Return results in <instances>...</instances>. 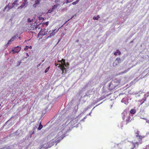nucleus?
<instances>
[{
    "mask_svg": "<svg viewBox=\"0 0 149 149\" xmlns=\"http://www.w3.org/2000/svg\"><path fill=\"white\" fill-rule=\"evenodd\" d=\"M86 118V117H85L83 119H82V120H84V119H85Z\"/></svg>",
    "mask_w": 149,
    "mask_h": 149,
    "instance_id": "obj_42",
    "label": "nucleus"
},
{
    "mask_svg": "<svg viewBox=\"0 0 149 149\" xmlns=\"http://www.w3.org/2000/svg\"><path fill=\"white\" fill-rule=\"evenodd\" d=\"M1 116H2V115H0V118L1 117Z\"/></svg>",
    "mask_w": 149,
    "mask_h": 149,
    "instance_id": "obj_45",
    "label": "nucleus"
},
{
    "mask_svg": "<svg viewBox=\"0 0 149 149\" xmlns=\"http://www.w3.org/2000/svg\"><path fill=\"white\" fill-rule=\"evenodd\" d=\"M100 18V16L99 15H97V17H94L93 19L94 20H97L98 19Z\"/></svg>",
    "mask_w": 149,
    "mask_h": 149,
    "instance_id": "obj_19",
    "label": "nucleus"
},
{
    "mask_svg": "<svg viewBox=\"0 0 149 149\" xmlns=\"http://www.w3.org/2000/svg\"><path fill=\"white\" fill-rule=\"evenodd\" d=\"M28 3V2L27 0H24V1L22 3V5L20 6L18 8V9L21 8H23L26 5H27Z\"/></svg>",
    "mask_w": 149,
    "mask_h": 149,
    "instance_id": "obj_8",
    "label": "nucleus"
},
{
    "mask_svg": "<svg viewBox=\"0 0 149 149\" xmlns=\"http://www.w3.org/2000/svg\"><path fill=\"white\" fill-rule=\"evenodd\" d=\"M136 112V111L135 109H132L130 110V113L132 114H134Z\"/></svg>",
    "mask_w": 149,
    "mask_h": 149,
    "instance_id": "obj_16",
    "label": "nucleus"
},
{
    "mask_svg": "<svg viewBox=\"0 0 149 149\" xmlns=\"http://www.w3.org/2000/svg\"><path fill=\"white\" fill-rule=\"evenodd\" d=\"M42 127L43 126L41 125V123H40V124L39 127L38 128V130H40L42 128Z\"/></svg>",
    "mask_w": 149,
    "mask_h": 149,
    "instance_id": "obj_18",
    "label": "nucleus"
},
{
    "mask_svg": "<svg viewBox=\"0 0 149 149\" xmlns=\"http://www.w3.org/2000/svg\"><path fill=\"white\" fill-rule=\"evenodd\" d=\"M72 111V110L71 109H70L68 111V113H70Z\"/></svg>",
    "mask_w": 149,
    "mask_h": 149,
    "instance_id": "obj_35",
    "label": "nucleus"
},
{
    "mask_svg": "<svg viewBox=\"0 0 149 149\" xmlns=\"http://www.w3.org/2000/svg\"><path fill=\"white\" fill-rule=\"evenodd\" d=\"M12 48H14L15 52L17 53L19 52L21 50V47L17 46L16 47H13Z\"/></svg>",
    "mask_w": 149,
    "mask_h": 149,
    "instance_id": "obj_10",
    "label": "nucleus"
},
{
    "mask_svg": "<svg viewBox=\"0 0 149 149\" xmlns=\"http://www.w3.org/2000/svg\"><path fill=\"white\" fill-rule=\"evenodd\" d=\"M9 4L8 5H6L5 7L4 8V10H6L7 8L8 9V8L9 7Z\"/></svg>",
    "mask_w": 149,
    "mask_h": 149,
    "instance_id": "obj_29",
    "label": "nucleus"
},
{
    "mask_svg": "<svg viewBox=\"0 0 149 149\" xmlns=\"http://www.w3.org/2000/svg\"><path fill=\"white\" fill-rule=\"evenodd\" d=\"M33 19H30V18H29L28 19V21L29 22H31L33 21Z\"/></svg>",
    "mask_w": 149,
    "mask_h": 149,
    "instance_id": "obj_28",
    "label": "nucleus"
},
{
    "mask_svg": "<svg viewBox=\"0 0 149 149\" xmlns=\"http://www.w3.org/2000/svg\"><path fill=\"white\" fill-rule=\"evenodd\" d=\"M16 38L15 36H14L10 40H8V42L7 44L6 45L7 46H8L9 45L10 43L11 42L13 41L15 38Z\"/></svg>",
    "mask_w": 149,
    "mask_h": 149,
    "instance_id": "obj_12",
    "label": "nucleus"
},
{
    "mask_svg": "<svg viewBox=\"0 0 149 149\" xmlns=\"http://www.w3.org/2000/svg\"><path fill=\"white\" fill-rule=\"evenodd\" d=\"M117 52H118V55H120L121 54V52L119 51L118 49H117Z\"/></svg>",
    "mask_w": 149,
    "mask_h": 149,
    "instance_id": "obj_31",
    "label": "nucleus"
},
{
    "mask_svg": "<svg viewBox=\"0 0 149 149\" xmlns=\"http://www.w3.org/2000/svg\"><path fill=\"white\" fill-rule=\"evenodd\" d=\"M1 116H2V115H0V118L1 117Z\"/></svg>",
    "mask_w": 149,
    "mask_h": 149,
    "instance_id": "obj_44",
    "label": "nucleus"
},
{
    "mask_svg": "<svg viewBox=\"0 0 149 149\" xmlns=\"http://www.w3.org/2000/svg\"><path fill=\"white\" fill-rule=\"evenodd\" d=\"M149 96V92H148L146 94H145L144 95V97L145 98L144 100L143 101V102H142V104L144 102V101L146 100V97H148Z\"/></svg>",
    "mask_w": 149,
    "mask_h": 149,
    "instance_id": "obj_14",
    "label": "nucleus"
},
{
    "mask_svg": "<svg viewBox=\"0 0 149 149\" xmlns=\"http://www.w3.org/2000/svg\"><path fill=\"white\" fill-rule=\"evenodd\" d=\"M123 119L125 120L127 124L129 123L131 120L130 117V114L129 113L124 112L123 113V116L122 117Z\"/></svg>",
    "mask_w": 149,
    "mask_h": 149,
    "instance_id": "obj_2",
    "label": "nucleus"
},
{
    "mask_svg": "<svg viewBox=\"0 0 149 149\" xmlns=\"http://www.w3.org/2000/svg\"><path fill=\"white\" fill-rule=\"evenodd\" d=\"M14 49V48H12V50H11V51L13 52L12 53L13 54H14L15 53H16V52H15V50Z\"/></svg>",
    "mask_w": 149,
    "mask_h": 149,
    "instance_id": "obj_27",
    "label": "nucleus"
},
{
    "mask_svg": "<svg viewBox=\"0 0 149 149\" xmlns=\"http://www.w3.org/2000/svg\"><path fill=\"white\" fill-rule=\"evenodd\" d=\"M37 26L36 27H35V28H37Z\"/></svg>",
    "mask_w": 149,
    "mask_h": 149,
    "instance_id": "obj_47",
    "label": "nucleus"
},
{
    "mask_svg": "<svg viewBox=\"0 0 149 149\" xmlns=\"http://www.w3.org/2000/svg\"><path fill=\"white\" fill-rule=\"evenodd\" d=\"M29 48H30V49H32V47L31 46H30L29 47Z\"/></svg>",
    "mask_w": 149,
    "mask_h": 149,
    "instance_id": "obj_39",
    "label": "nucleus"
},
{
    "mask_svg": "<svg viewBox=\"0 0 149 149\" xmlns=\"http://www.w3.org/2000/svg\"><path fill=\"white\" fill-rule=\"evenodd\" d=\"M59 4H57L54 5L52 7L51 11L50 12H52L55 9L57 8V7L58 6Z\"/></svg>",
    "mask_w": 149,
    "mask_h": 149,
    "instance_id": "obj_13",
    "label": "nucleus"
},
{
    "mask_svg": "<svg viewBox=\"0 0 149 149\" xmlns=\"http://www.w3.org/2000/svg\"><path fill=\"white\" fill-rule=\"evenodd\" d=\"M137 145V146H138V143L137 142H136L135 143H131L129 145V147L131 149H133L136 146V145Z\"/></svg>",
    "mask_w": 149,
    "mask_h": 149,
    "instance_id": "obj_7",
    "label": "nucleus"
},
{
    "mask_svg": "<svg viewBox=\"0 0 149 149\" xmlns=\"http://www.w3.org/2000/svg\"><path fill=\"white\" fill-rule=\"evenodd\" d=\"M78 0H77L76 2L75 1V4H77L78 3Z\"/></svg>",
    "mask_w": 149,
    "mask_h": 149,
    "instance_id": "obj_36",
    "label": "nucleus"
},
{
    "mask_svg": "<svg viewBox=\"0 0 149 149\" xmlns=\"http://www.w3.org/2000/svg\"><path fill=\"white\" fill-rule=\"evenodd\" d=\"M26 54L27 56H29L28 54L27 53H26Z\"/></svg>",
    "mask_w": 149,
    "mask_h": 149,
    "instance_id": "obj_40",
    "label": "nucleus"
},
{
    "mask_svg": "<svg viewBox=\"0 0 149 149\" xmlns=\"http://www.w3.org/2000/svg\"><path fill=\"white\" fill-rule=\"evenodd\" d=\"M146 122L149 124V120L146 121Z\"/></svg>",
    "mask_w": 149,
    "mask_h": 149,
    "instance_id": "obj_38",
    "label": "nucleus"
},
{
    "mask_svg": "<svg viewBox=\"0 0 149 149\" xmlns=\"http://www.w3.org/2000/svg\"><path fill=\"white\" fill-rule=\"evenodd\" d=\"M59 29H58V30L56 31L55 32V31H56V29H54V30H53L52 31L51 33V31H49V32L50 33V35L47 38H51L52 36H54L55 33L58 31V30Z\"/></svg>",
    "mask_w": 149,
    "mask_h": 149,
    "instance_id": "obj_9",
    "label": "nucleus"
},
{
    "mask_svg": "<svg viewBox=\"0 0 149 149\" xmlns=\"http://www.w3.org/2000/svg\"><path fill=\"white\" fill-rule=\"evenodd\" d=\"M118 63H117L115 61L113 63V66H115L117 65Z\"/></svg>",
    "mask_w": 149,
    "mask_h": 149,
    "instance_id": "obj_23",
    "label": "nucleus"
},
{
    "mask_svg": "<svg viewBox=\"0 0 149 149\" xmlns=\"http://www.w3.org/2000/svg\"><path fill=\"white\" fill-rule=\"evenodd\" d=\"M48 22H44L42 23V25H45L46 26H47L48 24Z\"/></svg>",
    "mask_w": 149,
    "mask_h": 149,
    "instance_id": "obj_26",
    "label": "nucleus"
},
{
    "mask_svg": "<svg viewBox=\"0 0 149 149\" xmlns=\"http://www.w3.org/2000/svg\"><path fill=\"white\" fill-rule=\"evenodd\" d=\"M65 136V134H64L62 131H61L56 136L55 138V139L54 143H55L56 145L62 139H63Z\"/></svg>",
    "mask_w": 149,
    "mask_h": 149,
    "instance_id": "obj_1",
    "label": "nucleus"
},
{
    "mask_svg": "<svg viewBox=\"0 0 149 149\" xmlns=\"http://www.w3.org/2000/svg\"><path fill=\"white\" fill-rule=\"evenodd\" d=\"M78 117H77L75 118V120H77Z\"/></svg>",
    "mask_w": 149,
    "mask_h": 149,
    "instance_id": "obj_43",
    "label": "nucleus"
},
{
    "mask_svg": "<svg viewBox=\"0 0 149 149\" xmlns=\"http://www.w3.org/2000/svg\"><path fill=\"white\" fill-rule=\"evenodd\" d=\"M19 2L18 0H15L12 4V5L10 6H9L8 8V10H9L10 9L13 8L15 5H17L18 4V2Z\"/></svg>",
    "mask_w": 149,
    "mask_h": 149,
    "instance_id": "obj_5",
    "label": "nucleus"
},
{
    "mask_svg": "<svg viewBox=\"0 0 149 149\" xmlns=\"http://www.w3.org/2000/svg\"><path fill=\"white\" fill-rule=\"evenodd\" d=\"M21 61H18V65H17V66L19 65H20V64H21Z\"/></svg>",
    "mask_w": 149,
    "mask_h": 149,
    "instance_id": "obj_33",
    "label": "nucleus"
},
{
    "mask_svg": "<svg viewBox=\"0 0 149 149\" xmlns=\"http://www.w3.org/2000/svg\"><path fill=\"white\" fill-rule=\"evenodd\" d=\"M140 132L139 131H137L136 133V136L137 137H138L140 135H139Z\"/></svg>",
    "mask_w": 149,
    "mask_h": 149,
    "instance_id": "obj_22",
    "label": "nucleus"
},
{
    "mask_svg": "<svg viewBox=\"0 0 149 149\" xmlns=\"http://www.w3.org/2000/svg\"><path fill=\"white\" fill-rule=\"evenodd\" d=\"M58 62H61V64L60 65H63L66 64L65 63V60L63 59H62L61 61H59Z\"/></svg>",
    "mask_w": 149,
    "mask_h": 149,
    "instance_id": "obj_15",
    "label": "nucleus"
},
{
    "mask_svg": "<svg viewBox=\"0 0 149 149\" xmlns=\"http://www.w3.org/2000/svg\"><path fill=\"white\" fill-rule=\"evenodd\" d=\"M115 61L117 63H119L120 61V58H116Z\"/></svg>",
    "mask_w": 149,
    "mask_h": 149,
    "instance_id": "obj_20",
    "label": "nucleus"
},
{
    "mask_svg": "<svg viewBox=\"0 0 149 149\" xmlns=\"http://www.w3.org/2000/svg\"><path fill=\"white\" fill-rule=\"evenodd\" d=\"M60 1V0H55V2L56 3Z\"/></svg>",
    "mask_w": 149,
    "mask_h": 149,
    "instance_id": "obj_34",
    "label": "nucleus"
},
{
    "mask_svg": "<svg viewBox=\"0 0 149 149\" xmlns=\"http://www.w3.org/2000/svg\"><path fill=\"white\" fill-rule=\"evenodd\" d=\"M48 32V31L45 29H41L38 33V36L39 37L42 36H44L47 34Z\"/></svg>",
    "mask_w": 149,
    "mask_h": 149,
    "instance_id": "obj_3",
    "label": "nucleus"
},
{
    "mask_svg": "<svg viewBox=\"0 0 149 149\" xmlns=\"http://www.w3.org/2000/svg\"><path fill=\"white\" fill-rule=\"evenodd\" d=\"M49 68H50V66H49L48 68H47L46 69V70L45 71V73H46L48 71V70H49Z\"/></svg>",
    "mask_w": 149,
    "mask_h": 149,
    "instance_id": "obj_24",
    "label": "nucleus"
},
{
    "mask_svg": "<svg viewBox=\"0 0 149 149\" xmlns=\"http://www.w3.org/2000/svg\"><path fill=\"white\" fill-rule=\"evenodd\" d=\"M70 119L71 120L69 123L68 125L69 126H71V127L73 128L74 127V118L73 117L72 118H70L69 120H70Z\"/></svg>",
    "mask_w": 149,
    "mask_h": 149,
    "instance_id": "obj_6",
    "label": "nucleus"
},
{
    "mask_svg": "<svg viewBox=\"0 0 149 149\" xmlns=\"http://www.w3.org/2000/svg\"><path fill=\"white\" fill-rule=\"evenodd\" d=\"M144 137V136H142L140 135L138 138L139 140L140 141H141L142 139Z\"/></svg>",
    "mask_w": 149,
    "mask_h": 149,
    "instance_id": "obj_17",
    "label": "nucleus"
},
{
    "mask_svg": "<svg viewBox=\"0 0 149 149\" xmlns=\"http://www.w3.org/2000/svg\"><path fill=\"white\" fill-rule=\"evenodd\" d=\"M29 47L28 46H26L24 48V50L26 51L27 50L29 49Z\"/></svg>",
    "mask_w": 149,
    "mask_h": 149,
    "instance_id": "obj_30",
    "label": "nucleus"
},
{
    "mask_svg": "<svg viewBox=\"0 0 149 149\" xmlns=\"http://www.w3.org/2000/svg\"><path fill=\"white\" fill-rule=\"evenodd\" d=\"M74 2H73V3H72V4H74Z\"/></svg>",
    "mask_w": 149,
    "mask_h": 149,
    "instance_id": "obj_46",
    "label": "nucleus"
},
{
    "mask_svg": "<svg viewBox=\"0 0 149 149\" xmlns=\"http://www.w3.org/2000/svg\"><path fill=\"white\" fill-rule=\"evenodd\" d=\"M72 114H70L69 115L68 117V119H70V118H72L73 117H72L74 115V113H73V112H72Z\"/></svg>",
    "mask_w": 149,
    "mask_h": 149,
    "instance_id": "obj_21",
    "label": "nucleus"
},
{
    "mask_svg": "<svg viewBox=\"0 0 149 149\" xmlns=\"http://www.w3.org/2000/svg\"><path fill=\"white\" fill-rule=\"evenodd\" d=\"M44 61V60L42 61V62H43Z\"/></svg>",
    "mask_w": 149,
    "mask_h": 149,
    "instance_id": "obj_48",
    "label": "nucleus"
},
{
    "mask_svg": "<svg viewBox=\"0 0 149 149\" xmlns=\"http://www.w3.org/2000/svg\"><path fill=\"white\" fill-rule=\"evenodd\" d=\"M58 64H55V65L56 66H57L58 65Z\"/></svg>",
    "mask_w": 149,
    "mask_h": 149,
    "instance_id": "obj_41",
    "label": "nucleus"
},
{
    "mask_svg": "<svg viewBox=\"0 0 149 149\" xmlns=\"http://www.w3.org/2000/svg\"><path fill=\"white\" fill-rule=\"evenodd\" d=\"M73 1V0H67L66 1L65 3H68L72 2Z\"/></svg>",
    "mask_w": 149,
    "mask_h": 149,
    "instance_id": "obj_25",
    "label": "nucleus"
},
{
    "mask_svg": "<svg viewBox=\"0 0 149 149\" xmlns=\"http://www.w3.org/2000/svg\"><path fill=\"white\" fill-rule=\"evenodd\" d=\"M41 0H36L35 3L33 5V7L34 8H36L37 5L39 4Z\"/></svg>",
    "mask_w": 149,
    "mask_h": 149,
    "instance_id": "obj_11",
    "label": "nucleus"
},
{
    "mask_svg": "<svg viewBox=\"0 0 149 149\" xmlns=\"http://www.w3.org/2000/svg\"><path fill=\"white\" fill-rule=\"evenodd\" d=\"M63 65H60L58 66V67H60V68L61 69V70L62 71V73H65L66 71V70L65 67H66L67 65L66 64H64Z\"/></svg>",
    "mask_w": 149,
    "mask_h": 149,
    "instance_id": "obj_4",
    "label": "nucleus"
},
{
    "mask_svg": "<svg viewBox=\"0 0 149 149\" xmlns=\"http://www.w3.org/2000/svg\"><path fill=\"white\" fill-rule=\"evenodd\" d=\"M118 52H117V51L116 52H115L114 53V54L115 56H117V54H118Z\"/></svg>",
    "mask_w": 149,
    "mask_h": 149,
    "instance_id": "obj_32",
    "label": "nucleus"
},
{
    "mask_svg": "<svg viewBox=\"0 0 149 149\" xmlns=\"http://www.w3.org/2000/svg\"><path fill=\"white\" fill-rule=\"evenodd\" d=\"M51 10L50 9H49L48 10V12L49 13H51V12H50L51 11Z\"/></svg>",
    "mask_w": 149,
    "mask_h": 149,
    "instance_id": "obj_37",
    "label": "nucleus"
}]
</instances>
